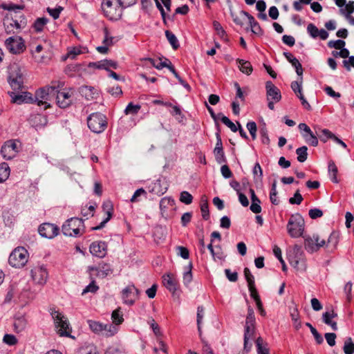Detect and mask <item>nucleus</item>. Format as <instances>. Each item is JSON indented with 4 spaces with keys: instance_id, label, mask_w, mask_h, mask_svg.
<instances>
[{
    "instance_id": "nucleus-1",
    "label": "nucleus",
    "mask_w": 354,
    "mask_h": 354,
    "mask_svg": "<svg viewBox=\"0 0 354 354\" xmlns=\"http://www.w3.org/2000/svg\"><path fill=\"white\" fill-rule=\"evenodd\" d=\"M1 8L9 11L3 21L7 32H18L26 26L25 19L22 17L20 12V10L23 8L22 7L14 4H2Z\"/></svg>"
},
{
    "instance_id": "nucleus-2",
    "label": "nucleus",
    "mask_w": 354,
    "mask_h": 354,
    "mask_svg": "<svg viewBox=\"0 0 354 354\" xmlns=\"http://www.w3.org/2000/svg\"><path fill=\"white\" fill-rule=\"evenodd\" d=\"M304 239L306 250L313 253L324 246L330 250L335 249L339 241V235L337 232H333L328 236L327 241L319 234L304 236Z\"/></svg>"
},
{
    "instance_id": "nucleus-3",
    "label": "nucleus",
    "mask_w": 354,
    "mask_h": 354,
    "mask_svg": "<svg viewBox=\"0 0 354 354\" xmlns=\"http://www.w3.org/2000/svg\"><path fill=\"white\" fill-rule=\"evenodd\" d=\"M62 230L65 236H80L85 232V226L82 219L78 218H71L62 225Z\"/></svg>"
},
{
    "instance_id": "nucleus-4",
    "label": "nucleus",
    "mask_w": 354,
    "mask_h": 354,
    "mask_svg": "<svg viewBox=\"0 0 354 354\" xmlns=\"http://www.w3.org/2000/svg\"><path fill=\"white\" fill-rule=\"evenodd\" d=\"M57 88L53 86H45L35 93V102L37 105L44 106V109L50 106V102L55 96Z\"/></svg>"
},
{
    "instance_id": "nucleus-5",
    "label": "nucleus",
    "mask_w": 354,
    "mask_h": 354,
    "mask_svg": "<svg viewBox=\"0 0 354 354\" xmlns=\"http://www.w3.org/2000/svg\"><path fill=\"white\" fill-rule=\"evenodd\" d=\"M305 222L299 214L292 215L287 224V230L292 238L304 237Z\"/></svg>"
},
{
    "instance_id": "nucleus-6",
    "label": "nucleus",
    "mask_w": 354,
    "mask_h": 354,
    "mask_svg": "<svg viewBox=\"0 0 354 354\" xmlns=\"http://www.w3.org/2000/svg\"><path fill=\"white\" fill-rule=\"evenodd\" d=\"M24 71L17 63L10 64L9 67L8 81L13 89H19L24 84Z\"/></svg>"
},
{
    "instance_id": "nucleus-7",
    "label": "nucleus",
    "mask_w": 354,
    "mask_h": 354,
    "mask_svg": "<svg viewBox=\"0 0 354 354\" xmlns=\"http://www.w3.org/2000/svg\"><path fill=\"white\" fill-rule=\"evenodd\" d=\"M115 0H103L102 3V10L106 17L111 20L119 19L122 14V7L118 5Z\"/></svg>"
},
{
    "instance_id": "nucleus-8",
    "label": "nucleus",
    "mask_w": 354,
    "mask_h": 354,
    "mask_svg": "<svg viewBox=\"0 0 354 354\" xmlns=\"http://www.w3.org/2000/svg\"><path fill=\"white\" fill-rule=\"evenodd\" d=\"M289 262L298 271L306 270V259L301 246L295 245L289 254Z\"/></svg>"
},
{
    "instance_id": "nucleus-9",
    "label": "nucleus",
    "mask_w": 354,
    "mask_h": 354,
    "mask_svg": "<svg viewBox=\"0 0 354 354\" xmlns=\"http://www.w3.org/2000/svg\"><path fill=\"white\" fill-rule=\"evenodd\" d=\"M28 261V252L23 247L15 248L9 257V263L12 267L20 268L24 267Z\"/></svg>"
},
{
    "instance_id": "nucleus-10",
    "label": "nucleus",
    "mask_w": 354,
    "mask_h": 354,
    "mask_svg": "<svg viewBox=\"0 0 354 354\" xmlns=\"http://www.w3.org/2000/svg\"><path fill=\"white\" fill-rule=\"evenodd\" d=\"M87 122L88 128L96 133L104 131L107 125L105 115L100 113H94L90 115Z\"/></svg>"
},
{
    "instance_id": "nucleus-11",
    "label": "nucleus",
    "mask_w": 354,
    "mask_h": 354,
    "mask_svg": "<svg viewBox=\"0 0 354 354\" xmlns=\"http://www.w3.org/2000/svg\"><path fill=\"white\" fill-rule=\"evenodd\" d=\"M30 277L35 285L43 286L47 282L48 272L44 265L37 264L31 268Z\"/></svg>"
},
{
    "instance_id": "nucleus-12",
    "label": "nucleus",
    "mask_w": 354,
    "mask_h": 354,
    "mask_svg": "<svg viewBox=\"0 0 354 354\" xmlns=\"http://www.w3.org/2000/svg\"><path fill=\"white\" fill-rule=\"evenodd\" d=\"M244 275L248 282V288L250 292V296L254 299L256 302L257 306L260 311V313L263 315L264 313V310L263 309L262 304L260 299V297L258 295L257 290L254 286V278L253 275L251 274L250 270L245 268L244 269Z\"/></svg>"
},
{
    "instance_id": "nucleus-13",
    "label": "nucleus",
    "mask_w": 354,
    "mask_h": 354,
    "mask_svg": "<svg viewBox=\"0 0 354 354\" xmlns=\"http://www.w3.org/2000/svg\"><path fill=\"white\" fill-rule=\"evenodd\" d=\"M50 315L54 320L55 325L59 328L58 332H67L70 329L68 318L56 308H50Z\"/></svg>"
},
{
    "instance_id": "nucleus-14",
    "label": "nucleus",
    "mask_w": 354,
    "mask_h": 354,
    "mask_svg": "<svg viewBox=\"0 0 354 354\" xmlns=\"http://www.w3.org/2000/svg\"><path fill=\"white\" fill-rule=\"evenodd\" d=\"M5 45L7 49L13 54H19L26 49L24 40L18 36L8 38L5 41Z\"/></svg>"
},
{
    "instance_id": "nucleus-15",
    "label": "nucleus",
    "mask_w": 354,
    "mask_h": 354,
    "mask_svg": "<svg viewBox=\"0 0 354 354\" xmlns=\"http://www.w3.org/2000/svg\"><path fill=\"white\" fill-rule=\"evenodd\" d=\"M138 290L133 286L129 285L122 291V299L125 304L131 306L138 297Z\"/></svg>"
},
{
    "instance_id": "nucleus-16",
    "label": "nucleus",
    "mask_w": 354,
    "mask_h": 354,
    "mask_svg": "<svg viewBox=\"0 0 354 354\" xmlns=\"http://www.w3.org/2000/svg\"><path fill=\"white\" fill-rule=\"evenodd\" d=\"M73 92L71 89H63L62 91H58L57 89L56 100L57 104L61 108L68 107L72 102V95Z\"/></svg>"
},
{
    "instance_id": "nucleus-17",
    "label": "nucleus",
    "mask_w": 354,
    "mask_h": 354,
    "mask_svg": "<svg viewBox=\"0 0 354 354\" xmlns=\"http://www.w3.org/2000/svg\"><path fill=\"white\" fill-rule=\"evenodd\" d=\"M1 152L5 159H12L18 152L17 143L13 140L6 142L1 147Z\"/></svg>"
},
{
    "instance_id": "nucleus-18",
    "label": "nucleus",
    "mask_w": 354,
    "mask_h": 354,
    "mask_svg": "<svg viewBox=\"0 0 354 354\" xmlns=\"http://www.w3.org/2000/svg\"><path fill=\"white\" fill-rule=\"evenodd\" d=\"M89 251L93 256L103 258L107 253V244L102 241H95L91 244Z\"/></svg>"
},
{
    "instance_id": "nucleus-19",
    "label": "nucleus",
    "mask_w": 354,
    "mask_h": 354,
    "mask_svg": "<svg viewBox=\"0 0 354 354\" xmlns=\"http://www.w3.org/2000/svg\"><path fill=\"white\" fill-rule=\"evenodd\" d=\"M39 234L45 238L53 239L58 234L59 228L51 223H43L39 227Z\"/></svg>"
},
{
    "instance_id": "nucleus-20",
    "label": "nucleus",
    "mask_w": 354,
    "mask_h": 354,
    "mask_svg": "<svg viewBox=\"0 0 354 354\" xmlns=\"http://www.w3.org/2000/svg\"><path fill=\"white\" fill-rule=\"evenodd\" d=\"M30 51L35 62L40 64L45 62L46 58V50L42 44H31Z\"/></svg>"
},
{
    "instance_id": "nucleus-21",
    "label": "nucleus",
    "mask_w": 354,
    "mask_h": 354,
    "mask_svg": "<svg viewBox=\"0 0 354 354\" xmlns=\"http://www.w3.org/2000/svg\"><path fill=\"white\" fill-rule=\"evenodd\" d=\"M266 88L267 100H274V102H279L281 100V92L272 82H266Z\"/></svg>"
},
{
    "instance_id": "nucleus-22",
    "label": "nucleus",
    "mask_w": 354,
    "mask_h": 354,
    "mask_svg": "<svg viewBox=\"0 0 354 354\" xmlns=\"http://www.w3.org/2000/svg\"><path fill=\"white\" fill-rule=\"evenodd\" d=\"M162 283L165 288L173 293L178 289V280L173 273L168 272L164 274L162 276Z\"/></svg>"
},
{
    "instance_id": "nucleus-23",
    "label": "nucleus",
    "mask_w": 354,
    "mask_h": 354,
    "mask_svg": "<svg viewBox=\"0 0 354 354\" xmlns=\"http://www.w3.org/2000/svg\"><path fill=\"white\" fill-rule=\"evenodd\" d=\"M88 66L89 68L104 69L109 71L110 68L116 69L118 68V64L112 60L104 59L97 62H91L88 64Z\"/></svg>"
},
{
    "instance_id": "nucleus-24",
    "label": "nucleus",
    "mask_w": 354,
    "mask_h": 354,
    "mask_svg": "<svg viewBox=\"0 0 354 354\" xmlns=\"http://www.w3.org/2000/svg\"><path fill=\"white\" fill-rule=\"evenodd\" d=\"M307 32L313 38L319 37L322 40H325L328 37V33L324 29L319 30L313 24H309L307 26Z\"/></svg>"
},
{
    "instance_id": "nucleus-25",
    "label": "nucleus",
    "mask_w": 354,
    "mask_h": 354,
    "mask_svg": "<svg viewBox=\"0 0 354 354\" xmlns=\"http://www.w3.org/2000/svg\"><path fill=\"white\" fill-rule=\"evenodd\" d=\"M102 209L106 215V218L100 223V225L92 227L93 230H97L101 229L104 225L111 219L113 214V204L111 201H105L102 205Z\"/></svg>"
},
{
    "instance_id": "nucleus-26",
    "label": "nucleus",
    "mask_w": 354,
    "mask_h": 354,
    "mask_svg": "<svg viewBox=\"0 0 354 354\" xmlns=\"http://www.w3.org/2000/svg\"><path fill=\"white\" fill-rule=\"evenodd\" d=\"M216 143L214 149L215 158L218 163H222L225 161V155L223 149V145L221 136L218 133H216Z\"/></svg>"
},
{
    "instance_id": "nucleus-27",
    "label": "nucleus",
    "mask_w": 354,
    "mask_h": 354,
    "mask_svg": "<svg viewBox=\"0 0 354 354\" xmlns=\"http://www.w3.org/2000/svg\"><path fill=\"white\" fill-rule=\"evenodd\" d=\"M12 101L15 103H29L33 102V97L30 93L23 92L21 93L15 95L12 97Z\"/></svg>"
},
{
    "instance_id": "nucleus-28",
    "label": "nucleus",
    "mask_w": 354,
    "mask_h": 354,
    "mask_svg": "<svg viewBox=\"0 0 354 354\" xmlns=\"http://www.w3.org/2000/svg\"><path fill=\"white\" fill-rule=\"evenodd\" d=\"M80 92L86 99L90 100L97 98L98 95L97 91L92 86H83L80 88Z\"/></svg>"
},
{
    "instance_id": "nucleus-29",
    "label": "nucleus",
    "mask_w": 354,
    "mask_h": 354,
    "mask_svg": "<svg viewBox=\"0 0 354 354\" xmlns=\"http://www.w3.org/2000/svg\"><path fill=\"white\" fill-rule=\"evenodd\" d=\"M336 316L337 315L333 312V310L327 311L322 315L324 322L330 326L331 329L333 330H337V323L333 320Z\"/></svg>"
},
{
    "instance_id": "nucleus-30",
    "label": "nucleus",
    "mask_w": 354,
    "mask_h": 354,
    "mask_svg": "<svg viewBox=\"0 0 354 354\" xmlns=\"http://www.w3.org/2000/svg\"><path fill=\"white\" fill-rule=\"evenodd\" d=\"M236 62L239 64L238 67L239 70L243 73L247 75H250L252 73L253 68L250 62L241 59H237Z\"/></svg>"
},
{
    "instance_id": "nucleus-31",
    "label": "nucleus",
    "mask_w": 354,
    "mask_h": 354,
    "mask_svg": "<svg viewBox=\"0 0 354 354\" xmlns=\"http://www.w3.org/2000/svg\"><path fill=\"white\" fill-rule=\"evenodd\" d=\"M256 346L258 354H270L268 344L261 337L257 339Z\"/></svg>"
},
{
    "instance_id": "nucleus-32",
    "label": "nucleus",
    "mask_w": 354,
    "mask_h": 354,
    "mask_svg": "<svg viewBox=\"0 0 354 354\" xmlns=\"http://www.w3.org/2000/svg\"><path fill=\"white\" fill-rule=\"evenodd\" d=\"M95 270L97 271V275L102 278L106 277L112 272L111 266L108 263L100 264L99 266L95 268Z\"/></svg>"
},
{
    "instance_id": "nucleus-33",
    "label": "nucleus",
    "mask_w": 354,
    "mask_h": 354,
    "mask_svg": "<svg viewBox=\"0 0 354 354\" xmlns=\"http://www.w3.org/2000/svg\"><path fill=\"white\" fill-rule=\"evenodd\" d=\"M147 60H148L153 65V66L157 69H162L165 67H167L170 70V67H174L171 65V62L167 59H165V61L160 59L158 62L151 58H148Z\"/></svg>"
},
{
    "instance_id": "nucleus-34",
    "label": "nucleus",
    "mask_w": 354,
    "mask_h": 354,
    "mask_svg": "<svg viewBox=\"0 0 354 354\" xmlns=\"http://www.w3.org/2000/svg\"><path fill=\"white\" fill-rule=\"evenodd\" d=\"M328 174L330 176L331 180L335 183H337L338 179H337V175L338 169H337V167L335 163L333 160L329 161L328 166Z\"/></svg>"
},
{
    "instance_id": "nucleus-35",
    "label": "nucleus",
    "mask_w": 354,
    "mask_h": 354,
    "mask_svg": "<svg viewBox=\"0 0 354 354\" xmlns=\"http://www.w3.org/2000/svg\"><path fill=\"white\" fill-rule=\"evenodd\" d=\"M31 122L36 128L44 127L47 123V119L44 115L36 114L31 118Z\"/></svg>"
},
{
    "instance_id": "nucleus-36",
    "label": "nucleus",
    "mask_w": 354,
    "mask_h": 354,
    "mask_svg": "<svg viewBox=\"0 0 354 354\" xmlns=\"http://www.w3.org/2000/svg\"><path fill=\"white\" fill-rule=\"evenodd\" d=\"M48 22V19L46 17L37 18L34 22L32 28L37 32H41Z\"/></svg>"
},
{
    "instance_id": "nucleus-37",
    "label": "nucleus",
    "mask_w": 354,
    "mask_h": 354,
    "mask_svg": "<svg viewBox=\"0 0 354 354\" xmlns=\"http://www.w3.org/2000/svg\"><path fill=\"white\" fill-rule=\"evenodd\" d=\"M249 25L250 26L251 31L257 35H262V30L258 24V22L254 19V18L250 15L249 17V19L248 21Z\"/></svg>"
},
{
    "instance_id": "nucleus-38",
    "label": "nucleus",
    "mask_w": 354,
    "mask_h": 354,
    "mask_svg": "<svg viewBox=\"0 0 354 354\" xmlns=\"http://www.w3.org/2000/svg\"><path fill=\"white\" fill-rule=\"evenodd\" d=\"M316 133L320 140L324 142H326L329 138L333 139L335 136V135L331 131L326 129H318V131H316Z\"/></svg>"
},
{
    "instance_id": "nucleus-39",
    "label": "nucleus",
    "mask_w": 354,
    "mask_h": 354,
    "mask_svg": "<svg viewBox=\"0 0 354 354\" xmlns=\"http://www.w3.org/2000/svg\"><path fill=\"white\" fill-rule=\"evenodd\" d=\"M250 15L243 10H241L234 17V21L238 24L243 26L246 20L248 21Z\"/></svg>"
},
{
    "instance_id": "nucleus-40",
    "label": "nucleus",
    "mask_w": 354,
    "mask_h": 354,
    "mask_svg": "<svg viewBox=\"0 0 354 354\" xmlns=\"http://www.w3.org/2000/svg\"><path fill=\"white\" fill-rule=\"evenodd\" d=\"M10 176V168L7 163L0 164V183L4 182Z\"/></svg>"
},
{
    "instance_id": "nucleus-41",
    "label": "nucleus",
    "mask_w": 354,
    "mask_h": 354,
    "mask_svg": "<svg viewBox=\"0 0 354 354\" xmlns=\"http://www.w3.org/2000/svg\"><path fill=\"white\" fill-rule=\"evenodd\" d=\"M344 8H340V12L344 15L346 18L349 17V15L354 12V1H350L348 3H345Z\"/></svg>"
},
{
    "instance_id": "nucleus-42",
    "label": "nucleus",
    "mask_w": 354,
    "mask_h": 354,
    "mask_svg": "<svg viewBox=\"0 0 354 354\" xmlns=\"http://www.w3.org/2000/svg\"><path fill=\"white\" fill-rule=\"evenodd\" d=\"M141 109V106L139 104H134L130 102L124 109L125 115H136Z\"/></svg>"
},
{
    "instance_id": "nucleus-43",
    "label": "nucleus",
    "mask_w": 354,
    "mask_h": 354,
    "mask_svg": "<svg viewBox=\"0 0 354 354\" xmlns=\"http://www.w3.org/2000/svg\"><path fill=\"white\" fill-rule=\"evenodd\" d=\"M201 210L203 218L205 220H208L209 218V209H208L207 201V198L205 196L202 197Z\"/></svg>"
},
{
    "instance_id": "nucleus-44",
    "label": "nucleus",
    "mask_w": 354,
    "mask_h": 354,
    "mask_svg": "<svg viewBox=\"0 0 354 354\" xmlns=\"http://www.w3.org/2000/svg\"><path fill=\"white\" fill-rule=\"evenodd\" d=\"M308 148L306 146L297 149L296 153L297 155V160L304 162L308 158Z\"/></svg>"
},
{
    "instance_id": "nucleus-45",
    "label": "nucleus",
    "mask_w": 354,
    "mask_h": 354,
    "mask_svg": "<svg viewBox=\"0 0 354 354\" xmlns=\"http://www.w3.org/2000/svg\"><path fill=\"white\" fill-rule=\"evenodd\" d=\"M192 263H189L186 268V271L183 273V281L185 286H187L192 281Z\"/></svg>"
},
{
    "instance_id": "nucleus-46",
    "label": "nucleus",
    "mask_w": 354,
    "mask_h": 354,
    "mask_svg": "<svg viewBox=\"0 0 354 354\" xmlns=\"http://www.w3.org/2000/svg\"><path fill=\"white\" fill-rule=\"evenodd\" d=\"M82 53L81 50V47H71L68 48V53L66 57L64 58L65 60L66 58H71L72 59H75V57Z\"/></svg>"
},
{
    "instance_id": "nucleus-47",
    "label": "nucleus",
    "mask_w": 354,
    "mask_h": 354,
    "mask_svg": "<svg viewBox=\"0 0 354 354\" xmlns=\"http://www.w3.org/2000/svg\"><path fill=\"white\" fill-rule=\"evenodd\" d=\"M165 35L172 47L174 49H177L179 47V44L175 35L171 32L167 30L165 31Z\"/></svg>"
},
{
    "instance_id": "nucleus-48",
    "label": "nucleus",
    "mask_w": 354,
    "mask_h": 354,
    "mask_svg": "<svg viewBox=\"0 0 354 354\" xmlns=\"http://www.w3.org/2000/svg\"><path fill=\"white\" fill-rule=\"evenodd\" d=\"M273 253H274V256L279 259V261L281 263L283 271H286L287 267H286V263L282 258L281 250L277 245L274 246Z\"/></svg>"
},
{
    "instance_id": "nucleus-49",
    "label": "nucleus",
    "mask_w": 354,
    "mask_h": 354,
    "mask_svg": "<svg viewBox=\"0 0 354 354\" xmlns=\"http://www.w3.org/2000/svg\"><path fill=\"white\" fill-rule=\"evenodd\" d=\"M88 323L89 324V328L93 332H101L102 330H106V326H104L101 324L93 322L91 320H88Z\"/></svg>"
},
{
    "instance_id": "nucleus-50",
    "label": "nucleus",
    "mask_w": 354,
    "mask_h": 354,
    "mask_svg": "<svg viewBox=\"0 0 354 354\" xmlns=\"http://www.w3.org/2000/svg\"><path fill=\"white\" fill-rule=\"evenodd\" d=\"M174 205V201L169 197H165L160 200V207L161 210H164L169 207H172Z\"/></svg>"
},
{
    "instance_id": "nucleus-51",
    "label": "nucleus",
    "mask_w": 354,
    "mask_h": 354,
    "mask_svg": "<svg viewBox=\"0 0 354 354\" xmlns=\"http://www.w3.org/2000/svg\"><path fill=\"white\" fill-rule=\"evenodd\" d=\"M214 28L215 30L216 31L217 35L219 36L220 38L222 39L226 40L227 39V35L225 33V31L223 30V27L218 23V21H214L213 23Z\"/></svg>"
},
{
    "instance_id": "nucleus-52",
    "label": "nucleus",
    "mask_w": 354,
    "mask_h": 354,
    "mask_svg": "<svg viewBox=\"0 0 354 354\" xmlns=\"http://www.w3.org/2000/svg\"><path fill=\"white\" fill-rule=\"evenodd\" d=\"M63 10V8L62 6H57L55 8H47L46 11L54 19H57L59 17V15L61 12Z\"/></svg>"
},
{
    "instance_id": "nucleus-53",
    "label": "nucleus",
    "mask_w": 354,
    "mask_h": 354,
    "mask_svg": "<svg viewBox=\"0 0 354 354\" xmlns=\"http://www.w3.org/2000/svg\"><path fill=\"white\" fill-rule=\"evenodd\" d=\"M344 352L345 354H353L354 353V343L352 342L351 338H348L344 346Z\"/></svg>"
},
{
    "instance_id": "nucleus-54",
    "label": "nucleus",
    "mask_w": 354,
    "mask_h": 354,
    "mask_svg": "<svg viewBox=\"0 0 354 354\" xmlns=\"http://www.w3.org/2000/svg\"><path fill=\"white\" fill-rule=\"evenodd\" d=\"M192 200H193V197L188 192L183 191L180 193V202H182L186 205H189L192 203Z\"/></svg>"
},
{
    "instance_id": "nucleus-55",
    "label": "nucleus",
    "mask_w": 354,
    "mask_h": 354,
    "mask_svg": "<svg viewBox=\"0 0 354 354\" xmlns=\"http://www.w3.org/2000/svg\"><path fill=\"white\" fill-rule=\"evenodd\" d=\"M171 114L172 115L175 116L176 120H178L179 122L183 121V120L185 118L184 115L182 113L180 109L178 106H176V105H174L172 106V110L171 111Z\"/></svg>"
},
{
    "instance_id": "nucleus-56",
    "label": "nucleus",
    "mask_w": 354,
    "mask_h": 354,
    "mask_svg": "<svg viewBox=\"0 0 354 354\" xmlns=\"http://www.w3.org/2000/svg\"><path fill=\"white\" fill-rule=\"evenodd\" d=\"M221 120L222 122L225 124L227 127H229L232 131H237L238 129L236 127L235 124L233 123L227 117L223 115H221Z\"/></svg>"
},
{
    "instance_id": "nucleus-57",
    "label": "nucleus",
    "mask_w": 354,
    "mask_h": 354,
    "mask_svg": "<svg viewBox=\"0 0 354 354\" xmlns=\"http://www.w3.org/2000/svg\"><path fill=\"white\" fill-rule=\"evenodd\" d=\"M113 322L115 324H120L123 322L122 314L120 309L115 310L112 313Z\"/></svg>"
},
{
    "instance_id": "nucleus-58",
    "label": "nucleus",
    "mask_w": 354,
    "mask_h": 354,
    "mask_svg": "<svg viewBox=\"0 0 354 354\" xmlns=\"http://www.w3.org/2000/svg\"><path fill=\"white\" fill-rule=\"evenodd\" d=\"M26 324V322L24 318H18L15 320L14 323L15 330H16L17 332L23 330L25 329Z\"/></svg>"
},
{
    "instance_id": "nucleus-59",
    "label": "nucleus",
    "mask_w": 354,
    "mask_h": 354,
    "mask_svg": "<svg viewBox=\"0 0 354 354\" xmlns=\"http://www.w3.org/2000/svg\"><path fill=\"white\" fill-rule=\"evenodd\" d=\"M302 75L299 76V79L297 81H295L291 83V88L295 92V93H297V92H300V91L302 90Z\"/></svg>"
},
{
    "instance_id": "nucleus-60",
    "label": "nucleus",
    "mask_w": 354,
    "mask_h": 354,
    "mask_svg": "<svg viewBox=\"0 0 354 354\" xmlns=\"http://www.w3.org/2000/svg\"><path fill=\"white\" fill-rule=\"evenodd\" d=\"M345 41H343V40H340V39H338V40H331V41H329L328 43V47L330 48H334L335 49H342V48H344L345 46Z\"/></svg>"
},
{
    "instance_id": "nucleus-61",
    "label": "nucleus",
    "mask_w": 354,
    "mask_h": 354,
    "mask_svg": "<svg viewBox=\"0 0 354 354\" xmlns=\"http://www.w3.org/2000/svg\"><path fill=\"white\" fill-rule=\"evenodd\" d=\"M290 63L292 66L295 67L297 74L299 76H301L303 74V68L299 60L296 57H294L290 60Z\"/></svg>"
},
{
    "instance_id": "nucleus-62",
    "label": "nucleus",
    "mask_w": 354,
    "mask_h": 354,
    "mask_svg": "<svg viewBox=\"0 0 354 354\" xmlns=\"http://www.w3.org/2000/svg\"><path fill=\"white\" fill-rule=\"evenodd\" d=\"M96 348L92 344L83 346L80 350V354H96Z\"/></svg>"
},
{
    "instance_id": "nucleus-63",
    "label": "nucleus",
    "mask_w": 354,
    "mask_h": 354,
    "mask_svg": "<svg viewBox=\"0 0 354 354\" xmlns=\"http://www.w3.org/2000/svg\"><path fill=\"white\" fill-rule=\"evenodd\" d=\"M304 138H305L306 141L311 145L313 147H316L318 145V139L316 136L313 134L312 132L311 133L308 134V136L304 135Z\"/></svg>"
},
{
    "instance_id": "nucleus-64",
    "label": "nucleus",
    "mask_w": 354,
    "mask_h": 354,
    "mask_svg": "<svg viewBox=\"0 0 354 354\" xmlns=\"http://www.w3.org/2000/svg\"><path fill=\"white\" fill-rule=\"evenodd\" d=\"M106 354H126L124 348L118 346H111Z\"/></svg>"
}]
</instances>
